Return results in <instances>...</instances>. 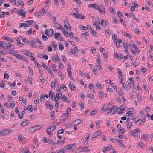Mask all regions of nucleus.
I'll return each instance as SVG.
<instances>
[{
	"mask_svg": "<svg viewBox=\"0 0 153 153\" xmlns=\"http://www.w3.org/2000/svg\"><path fill=\"white\" fill-rule=\"evenodd\" d=\"M117 110V107L115 105L114 106L111 107L110 113H112L113 114H114L116 113Z\"/></svg>",
	"mask_w": 153,
	"mask_h": 153,
	"instance_id": "nucleus-8",
	"label": "nucleus"
},
{
	"mask_svg": "<svg viewBox=\"0 0 153 153\" xmlns=\"http://www.w3.org/2000/svg\"><path fill=\"white\" fill-rule=\"evenodd\" d=\"M49 36H52L54 34V31L52 29H50L49 30Z\"/></svg>",
	"mask_w": 153,
	"mask_h": 153,
	"instance_id": "nucleus-32",
	"label": "nucleus"
},
{
	"mask_svg": "<svg viewBox=\"0 0 153 153\" xmlns=\"http://www.w3.org/2000/svg\"><path fill=\"white\" fill-rule=\"evenodd\" d=\"M14 111L19 116L20 114L19 112L18 109L17 108H15L14 109Z\"/></svg>",
	"mask_w": 153,
	"mask_h": 153,
	"instance_id": "nucleus-62",
	"label": "nucleus"
},
{
	"mask_svg": "<svg viewBox=\"0 0 153 153\" xmlns=\"http://www.w3.org/2000/svg\"><path fill=\"white\" fill-rule=\"evenodd\" d=\"M4 39L6 40L7 41L10 43H11L13 42V40L12 39L7 36L6 37L4 38Z\"/></svg>",
	"mask_w": 153,
	"mask_h": 153,
	"instance_id": "nucleus-20",
	"label": "nucleus"
},
{
	"mask_svg": "<svg viewBox=\"0 0 153 153\" xmlns=\"http://www.w3.org/2000/svg\"><path fill=\"white\" fill-rule=\"evenodd\" d=\"M25 22L27 23L28 24L32 26L34 25L35 24V22L33 20L27 21H26Z\"/></svg>",
	"mask_w": 153,
	"mask_h": 153,
	"instance_id": "nucleus-17",
	"label": "nucleus"
},
{
	"mask_svg": "<svg viewBox=\"0 0 153 153\" xmlns=\"http://www.w3.org/2000/svg\"><path fill=\"white\" fill-rule=\"evenodd\" d=\"M16 57L17 59H23V56L19 54H17Z\"/></svg>",
	"mask_w": 153,
	"mask_h": 153,
	"instance_id": "nucleus-44",
	"label": "nucleus"
},
{
	"mask_svg": "<svg viewBox=\"0 0 153 153\" xmlns=\"http://www.w3.org/2000/svg\"><path fill=\"white\" fill-rule=\"evenodd\" d=\"M40 126L38 125L36 126H34L31 128V130H34V131H36L40 129Z\"/></svg>",
	"mask_w": 153,
	"mask_h": 153,
	"instance_id": "nucleus-22",
	"label": "nucleus"
},
{
	"mask_svg": "<svg viewBox=\"0 0 153 153\" xmlns=\"http://www.w3.org/2000/svg\"><path fill=\"white\" fill-rule=\"evenodd\" d=\"M131 135L135 137H137V133L134 131H133L131 132Z\"/></svg>",
	"mask_w": 153,
	"mask_h": 153,
	"instance_id": "nucleus-28",
	"label": "nucleus"
},
{
	"mask_svg": "<svg viewBox=\"0 0 153 153\" xmlns=\"http://www.w3.org/2000/svg\"><path fill=\"white\" fill-rule=\"evenodd\" d=\"M45 96L44 94H41V96L40 97V100L41 101H42V102H44L45 101Z\"/></svg>",
	"mask_w": 153,
	"mask_h": 153,
	"instance_id": "nucleus-42",
	"label": "nucleus"
},
{
	"mask_svg": "<svg viewBox=\"0 0 153 153\" xmlns=\"http://www.w3.org/2000/svg\"><path fill=\"white\" fill-rule=\"evenodd\" d=\"M69 86L70 89L72 90H74L76 89V87L74 85H71L70 83L69 85Z\"/></svg>",
	"mask_w": 153,
	"mask_h": 153,
	"instance_id": "nucleus-21",
	"label": "nucleus"
},
{
	"mask_svg": "<svg viewBox=\"0 0 153 153\" xmlns=\"http://www.w3.org/2000/svg\"><path fill=\"white\" fill-rule=\"evenodd\" d=\"M46 69L47 70L48 73L50 74L52 77H53L54 76V75L53 73L51 71L50 68L46 67Z\"/></svg>",
	"mask_w": 153,
	"mask_h": 153,
	"instance_id": "nucleus-12",
	"label": "nucleus"
},
{
	"mask_svg": "<svg viewBox=\"0 0 153 153\" xmlns=\"http://www.w3.org/2000/svg\"><path fill=\"white\" fill-rule=\"evenodd\" d=\"M96 86L97 88H98L99 89H102L103 88L100 84H96Z\"/></svg>",
	"mask_w": 153,
	"mask_h": 153,
	"instance_id": "nucleus-46",
	"label": "nucleus"
},
{
	"mask_svg": "<svg viewBox=\"0 0 153 153\" xmlns=\"http://www.w3.org/2000/svg\"><path fill=\"white\" fill-rule=\"evenodd\" d=\"M105 33L106 34H108V35H106V36H107L108 38L110 34L111 33V32L109 30H107L105 31Z\"/></svg>",
	"mask_w": 153,
	"mask_h": 153,
	"instance_id": "nucleus-40",
	"label": "nucleus"
},
{
	"mask_svg": "<svg viewBox=\"0 0 153 153\" xmlns=\"http://www.w3.org/2000/svg\"><path fill=\"white\" fill-rule=\"evenodd\" d=\"M27 110L28 111H30L31 112H32L33 111V109L32 108V106L31 105H29L27 107Z\"/></svg>",
	"mask_w": 153,
	"mask_h": 153,
	"instance_id": "nucleus-39",
	"label": "nucleus"
},
{
	"mask_svg": "<svg viewBox=\"0 0 153 153\" xmlns=\"http://www.w3.org/2000/svg\"><path fill=\"white\" fill-rule=\"evenodd\" d=\"M54 26L56 28H59L61 30L62 28L61 25L58 23H54Z\"/></svg>",
	"mask_w": 153,
	"mask_h": 153,
	"instance_id": "nucleus-18",
	"label": "nucleus"
},
{
	"mask_svg": "<svg viewBox=\"0 0 153 153\" xmlns=\"http://www.w3.org/2000/svg\"><path fill=\"white\" fill-rule=\"evenodd\" d=\"M82 29L84 30H90L91 29V27L89 25H88L87 27L83 26L82 27Z\"/></svg>",
	"mask_w": 153,
	"mask_h": 153,
	"instance_id": "nucleus-29",
	"label": "nucleus"
},
{
	"mask_svg": "<svg viewBox=\"0 0 153 153\" xmlns=\"http://www.w3.org/2000/svg\"><path fill=\"white\" fill-rule=\"evenodd\" d=\"M128 109L132 110V111H128V112L126 113V116L128 117L129 115H130L131 116L134 115V114L133 113H131V112H134V111H135V110L131 108H129Z\"/></svg>",
	"mask_w": 153,
	"mask_h": 153,
	"instance_id": "nucleus-9",
	"label": "nucleus"
},
{
	"mask_svg": "<svg viewBox=\"0 0 153 153\" xmlns=\"http://www.w3.org/2000/svg\"><path fill=\"white\" fill-rule=\"evenodd\" d=\"M64 23L65 24L64 25V27L68 30H70L71 27L69 23L67 21H64Z\"/></svg>",
	"mask_w": 153,
	"mask_h": 153,
	"instance_id": "nucleus-4",
	"label": "nucleus"
},
{
	"mask_svg": "<svg viewBox=\"0 0 153 153\" xmlns=\"http://www.w3.org/2000/svg\"><path fill=\"white\" fill-rule=\"evenodd\" d=\"M61 36V34L58 33H56L54 35V37L55 39H57L58 38Z\"/></svg>",
	"mask_w": 153,
	"mask_h": 153,
	"instance_id": "nucleus-27",
	"label": "nucleus"
},
{
	"mask_svg": "<svg viewBox=\"0 0 153 153\" xmlns=\"http://www.w3.org/2000/svg\"><path fill=\"white\" fill-rule=\"evenodd\" d=\"M39 79V80L41 81L42 83V84H43L45 82V80L44 79V78L42 77V76H40V77Z\"/></svg>",
	"mask_w": 153,
	"mask_h": 153,
	"instance_id": "nucleus-47",
	"label": "nucleus"
},
{
	"mask_svg": "<svg viewBox=\"0 0 153 153\" xmlns=\"http://www.w3.org/2000/svg\"><path fill=\"white\" fill-rule=\"evenodd\" d=\"M90 32L91 34H92L95 37H97V33L95 31H94V30L92 29H91V30Z\"/></svg>",
	"mask_w": 153,
	"mask_h": 153,
	"instance_id": "nucleus-31",
	"label": "nucleus"
},
{
	"mask_svg": "<svg viewBox=\"0 0 153 153\" xmlns=\"http://www.w3.org/2000/svg\"><path fill=\"white\" fill-rule=\"evenodd\" d=\"M64 131V130L63 129H61L58 130L57 133L58 134H62Z\"/></svg>",
	"mask_w": 153,
	"mask_h": 153,
	"instance_id": "nucleus-45",
	"label": "nucleus"
},
{
	"mask_svg": "<svg viewBox=\"0 0 153 153\" xmlns=\"http://www.w3.org/2000/svg\"><path fill=\"white\" fill-rule=\"evenodd\" d=\"M29 122L27 121H25L22 122L20 125L21 127L25 126L29 124Z\"/></svg>",
	"mask_w": 153,
	"mask_h": 153,
	"instance_id": "nucleus-16",
	"label": "nucleus"
},
{
	"mask_svg": "<svg viewBox=\"0 0 153 153\" xmlns=\"http://www.w3.org/2000/svg\"><path fill=\"white\" fill-rule=\"evenodd\" d=\"M10 52V53L13 55L14 56H16L17 54L16 53V51H15L12 50Z\"/></svg>",
	"mask_w": 153,
	"mask_h": 153,
	"instance_id": "nucleus-49",
	"label": "nucleus"
},
{
	"mask_svg": "<svg viewBox=\"0 0 153 153\" xmlns=\"http://www.w3.org/2000/svg\"><path fill=\"white\" fill-rule=\"evenodd\" d=\"M43 141L44 143H55L53 141V140L49 139H47L46 138H44L43 139Z\"/></svg>",
	"mask_w": 153,
	"mask_h": 153,
	"instance_id": "nucleus-5",
	"label": "nucleus"
},
{
	"mask_svg": "<svg viewBox=\"0 0 153 153\" xmlns=\"http://www.w3.org/2000/svg\"><path fill=\"white\" fill-rule=\"evenodd\" d=\"M51 67L54 72H57V70H56V67L55 65H54V64H53V65L51 66Z\"/></svg>",
	"mask_w": 153,
	"mask_h": 153,
	"instance_id": "nucleus-52",
	"label": "nucleus"
},
{
	"mask_svg": "<svg viewBox=\"0 0 153 153\" xmlns=\"http://www.w3.org/2000/svg\"><path fill=\"white\" fill-rule=\"evenodd\" d=\"M101 24L102 26L105 27H106L107 25V22L106 21L103 19L102 20Z\"/></svg>",
	"mask_w": 153,
	"mask_h": 153,
	"instance_id": "nucleus-14",
	"label": "nucleus"
},
{
	"mask_svg": "<svg viewBox=\"0 0 153 153\" xmlns=\"http://www.w3.org/2000/svg\"><path fill=\"white\" fill-rule=\"evenodd\" d=\"M81 121V120L79 119L76 120L75 121V122L76 123V125H78L79 124H80Z\"/></svg>",
	"mask_w": 153,
	"mask_h": 153,
	"instance_id": "nucleus-50",
	"label": "nucleus"
},
{
	"mask_svg": "<svg viewBox=\"0 0 153 153\" xmlns=\"http://www.w3.org/2000/svg\"><path fill=\"white\" fill-rule=\"evenodd\" d=\"M76 18H80V19H85V16L82 15V14H81V16H78Z\"/></svg>",
	"mask_w": 153,
	"mask_h": 153,
	"instance_id": "nucleus-54",
	"label": "nucleus"
},
{
	"mask_svg": "<svg viewBox=\"0 0 153 153\" xmlns=\"http://www.w3.org/2000/svg\"><path fill=\"white\" fill-rule=\"evenodd\" d=\"M97 111L96 110H94L93 111H92L90 113V114L91 115H93L96 114V113H97Z\"/></svg>",
	"mask_w": 153,
	"mask_h": 153,
	"instance_id": "nucleus-51",
	"label": "nucleus"
},
{
	"mask_svg": "<svg viewBox=\"0 0 153 153\" xmlns=\"http://www.w3.org/2000/svg\"><path fill=\"white\" fill-rule=\"evenodd\" d=\"M101 134L100 132V131H97L94 133L92 136V139H91V140L93 141L94 139L96 138L98 136L100 135Z\"/></svg>",
	"mask_w": 153,
	"mask_h": 153,
	"instance_id": "nucleus-7",
	"label": "nucleus"
},
{
	"mask_svg": "<svg viewBox=\"0 0 153 153\" xmlns=\"http://www.w3.org/2000/svg\"><path fill=\"white\" fill-rule=\"evenodd\" d=\"M19 25L20 27H22L23 26H24L25 28H26L28 27V25L26 24L25 23H20L19 24ZM26 28H25V29Z\"/></svg>",
	"mask_w": 153,
	"mask_h": 153,
	"instance_id": "nucleus-25",
	"label": "nucleus"
},
{
	"mask_svg": "<svg viewBox=\"0 0 153 153\" xmlns=\"http://www.w3.org/2000/svg\"><path fill=\"white\" fill-rule=\"evenodd\" d=\"M126 108L125 105H121L119 108V109L120 111H124Z\"/></svg>",
	"mask_w": 153,
	"mask_h": 153,
	"instance_id": "nucleus-26",
	"label": "nucleus"
},
{
	"mask_svg": "<svg viewBox=\"0 0 153 153\" xmlns=\"http://www.w3.org/2000/svg\"><path fill=\"white\" fill-rule=\"evenodd\" d=\"M39 102V99H36L34 101V103L35 104H38Z\"/></svg>",
	"mask_w": 153,
	"mask_h": 153,
	"instance_id": "nucleus-64",
	"label": "nucleus"
},
{
	"mask_svg": "<svg viewBox=\"0 0 153 153\" xmlns=\"http://www.w3.org/2000/svg\"><path fill=\"white\" fill-rule=\"evenodd\" d=\"M59 49L60 50L62 51V50L64 49V46L63 45L61 44H60L59 45Z\"/></svg>",
	"mask_w": 153,
	"mask_h": 153,
	"instance_id": "nucleus-53",
	"label": "nucleus"
},
{
	"mask_svg": "<svg viewBox=\"0 0 153 153\" xmlns=\"http://www.w3.org/2000/svg\"><path fill=\"white\" fill-rule=\"evenodd\" d=\"M53 44L52 45V46L53 48H56V47L57 46V45L54 42H53L52 43Z\"/></svg>",
	"mask_w": 153,
	"mask_h": 153,
	"instance_id": "nucleus-58",
	"label": "nucleus"
},
{
	"mask_svg": "<svg viewBox=\"0 0 153 153\" xmlns=\"http://www.w3.org/2000/svg\"><path fill=\"white\" fill-rule=\"evenodd\" d=\"M56 129V126L51 125L47 129L46 131L48 134L50 136L51 135L52 132L54 131Z\"/></svg>",
	"mask_w": 153,
	"mask_h": 153,
	"instance_id": "nucleus-2",
	"label": "nucleus"
},
{
	"mask_svg": "<svg viewBox=\"0 0 153 153\" xmlns=\"http://www.w3.org/2000/svg\"><path fill=\"white\" fill-rule=\"evenodd\" d=\"M65 140V138H64L63 140H58L57 141L56 143H65L64 141Z\"/></svg>",
	"mask_w": 153,
	"mask_h": 153,
	"instance_id": "nucleus-41",
	"label": "nucleus"
},
{
	"mask_svg": "<svg viewBox=\"0 0 153 153\" xmlns=\"http://www.w3.org/2000/svg\"><path fill=\"white\" fill-rule=\"evenodd\" d=\"M112 148V146L111 147H104V148L105 150H106L107 151H109L111 150V148Z\"/></svg>",
	"mask_w": 153,
	"mask_h": 153,
	"instance_id": "nucleus-57",
	"label": "nucleus"
},
{
	"mask_svg": "<svg viewBox=\"0 0 153 153\" xmlns=\"http://www.w3.org/2000/svg\"><path fill=\"white\" fill-rule=\"evenodd\" d=\"M16 40L17 42V45L19 46L22 47V46L20 45V40L18 38H16Z\"/></svg>",
	"mask_w": 153,
	"mask_h": 153,
	"instance_id": "nucleus-34",
	"label": "nucleus"
},
{
	"mask_svg": "<svg viewBox=\"0 0 153 153\" xmlns=\"http://www.w3.org/2000/svg\"><path fill=\"white\" fill-rule=\"evenodd\" d=\"M32 41L33 43H36L39 42V44H42V43L40 41L39 39V38L34 39L32 40Z\"/></svg>",
	"mask_w": 153,
	"mask_h": 153,
	"instance_id": "nucleus-15",
	"label": "nucleus"
},
{
	"mask_svg": "<svg viewBox=\"0 0 153 153\" xmlns=\"http://www.w3.org/2000/svg\"><path fill=\"white\" fill-rule=\"evenodd\" d=\"M75 144H69L63 149L60 150L57 153H64L67 149H70L72 150L75 149Z\"/></svg>",
	"mask_w": 153,
	"mask_h": 153,
	"instance_id": "nucleus-1",
	"label": "nucleus"
},
{
	"mask_svg": "<svg viewBox=\"0 0 153 153\" xmlns=\"http://www.w3.org/2000/svg\"><path fill=\"white\" fill-rule=\"evenodd\" d=\"M79 104L81 107V110H83L84 108V104L82 103V102H79Z\"/></svg>",
	"mask_w": 153,
	"mask_h": 153,
	"instance_id": "nucleus-33",
	"label": "nucleus"
},
{
	"mask_svg": "<svg viewBox=\"0 0 153 153\" xmlns=\"http://www.w3.org/2000/svg\"><path fill=\"white\" fill-rule=\"evenodd\" d=\"M2 131L3 133V135H4L8 134L12 132V130L10 129H7L3 131Z\"/></svg>",
	"mask_w": 153,
	"mask_h": 153,
	"instance_id": "nucleus-6",
	"label": "nucleus"
},
{
	"mask_svg": "<svg viewBox=\"0 0 153 153\" xmlns=\"http://www.w3.org/2000/svg\"><path fill=\"white\" fill-rule=\"evenodd\" d=\"M25 54L26 55L29 57L32 56V55H34V54L32 53L31 52H30L28 51H26V52H25Z\"/></svg>",
	"mask_w": 153,
	"mask_h": 153,
	"instance_id": "nucleus-24",
	"label": "nucleus"
},
{
	"mask_svg": "<svg viewBox=\"0 0 153 153\" xmlns=\"http://www.w3.org/2000/svg\"><path fill=\"white\" fill-rule=\"evenodd\" d=\"M18 14L20 16H22V17L23 18L25 16L26 13L25 12L23 13V10H22Z\"/></svg>",
	"mask_w": 153,
	"mask_h": 153,
	"instance_id": "nucleus-36",
	"label": "nucleus"
},
{
	"mask_svg": "<svg viewBox=\"0 0 153 153\" xmlns=\"http://www.w3.org/2000/svg\"><path fill=\"white\" fill-rule=\"evenodd\" d=\"M89 35V33L88 32H86L85 33H82L81 34L80 36L82 37H84L85 36H88Z\"/></svg>",
	"mask_w": 153,
	"mask_h": 153,
	"instance_id": "nucleus-38",
	"label": "nucleus"
},
{
	"mask_svg": "<svg viewBox=\"0 0 153 153\" xmlns=\"http://www.w3.org/2000/svg\"><path fill=\"white\" fill-rule=\"evenodd\" d=\"M62 100L64 101L65 102L69 103V100L67 99V97H66L65 95H63L62 98Z\"/></svg>",
	"mask_w": 153,
	"mask_h": 153,
	"instance_id": "nucleus-19",
	"label": "nucleus"
},
{
	"mask_svg": "<svg viewBox=\"0 0 153 153\" xmlns=\"http://www.w3.org/2000/svg\"><path fill=\"white\" fill-rule=\"evenodd\" d=\"M81 150L82 152H85L90 151V149L87 147H82L81 148Z\"/></svg>",
	"mask_w": 153,
	"mask_h": 153,
	"instance_id": "nucleus-23",
	"label": "nucleus"
},
{
	"mask_svg": "<svg viewBox=\"0 0 153 153\" xmlns=\"http://www.w3.org/2000/svg\"><path fill=\"white\" fill-rule=\"evenodd\" d=\"M108 108H109L108 105H104L102 108L101 109V111L102 112H103L104 111H105L106 110H107Z\"/></svg>",
	"mask_w": 153,
	"mask_h": 153,
	"instance_id": "nucleus-13",
	"label": "nucleus"
},
{
	"mask_svg": "<svg viewBox=\"0 0 153 153\" xmlns=\"http://www.w3.org/2000/svg\"><path fill=\"white\" fill-rule=\"evenodd\" d=\"M125 129L124 128L121 129H119L118 132L119 134H123L125 131Z\"/></svg>",
	"mask_w": 153,
	"mask_h": 153,
	"instance_id": "nucleus-30",
	"label": "nucleus"
},
{
	"mask_svg": "<svg viewBox=\"0 0 153 153\" xmlns=\"http://www.w3.org/2000/svg\"><path fill=\"white\" fill-rule=\"evenodd\" d=\"M62 96V94L61 93L59 92L56 94V97L57 98V99H60L61 98V96Z\"/></svg>",
	"mask_w": 153,
	"mask_h": 153,
	"instance_id": "nucleus-35",
	"label": "nucleus"
},
{
	"mask_svg": "<svg viewBox=\"0 0 153 153\" xmlns=\"http://www.w3.org/2000/svg\"><path fill=\"white\" fill-rule=\"evenodd\" d=\"M8 45L9 46V48L10 51H11L12 49H14V48L13 45L10 44L8 43Z\"/></svg>",
	"mask_w": 153,
	"mask_h": 153,
	"instance_id": "nucleus-37",
	"label": "nucleus"
},
{
	"mask_svg": "<svg viewBox=\"0 0 153 153\" xmlns=\"http://www.w3.org/2000/svg\"><path fill=\"white\" fill-rule=\"evenodd\" d=\"M61 30H62V33L65 37H68L69 36V33L64 28H62L61 29Z\"/></svg>",
	"mask_w": 153,
	"mask_h": 153,
	"instance_id": "nucleus-10",
	"label": "nucleus"
},
{
	"mask_svg": "<svg viewBox=\"0 0 153 153\" xmlns=\"http://www.w3.org/2000/svg\"><path fill=\"white\" fill-rule=\"evenodd\" d=\"M98 10L99 11V12L100 13H102L103 14L105 13V9L104 8V10H101L100 9V8Z\"/></svg>",
	"mask_w": 153,
	"mask_h": 153,
	"instance_id": "nucleus-60",
	"label": "nucleus"
},
{
	"mask_svg": "<svg viewBox=\"0 0 153 153\" xmlns=\"http://www.w3.org/2000/svg\"><path fill=\"white\" fill-rule=\"evenodd\" d=\"M88 96L91 99H94V96L92 94H89L88 95Z\"/></svg>",
	"mask_w": 153,
	"mask_h": 153,
	"instance_id": "nucleus-61",
	"label": "nucleus"
},
{
	"mask_svg": "<svg viewBox=\"0 0 153 153\" xmlns=\"http://www.w3.org/2000/svg\"><path fill=\"white\" fill-rule=\"evenodd\" d=\"M149 134H143L142 136L141 137V139L142 140H143L144 139V138H145V140H148L149 139Z\"/></svg>",
	"mask_w": 153,
	"mask_h": 153,
	"instance_id": "nucleus-11",
	"label": "nucleus"
},
{
	"mask_svg": "<svg viewBox=\"0 0 153 153\" xmlns=\"http://www.w3.org/2000/svg\"><path fill=\"white\" fill-rule=\"evenodd\" d=\"M4 77L5 79H7L9 78V77L7 73H5L4 74Z\"/></svg>",
	"mask_w": 153,
	"mask_h": 153,
	"instance_id": "nucleus-63",
	"label": "nucleus"
},
{
	"mask_svg": "<svg viewBox=\"0 0 153 153\" xmlns=\"http://www.w3.org/2000/svg\"><path fill=\"white\" fill-rule=\"evenodd\" d=\"M117 36L116 34H114L112 36V39L114 41V44H115L116 46H117V47H120V46H119V44H117Z\"/></svg>",
	"mask_w": 153,
	"mask_h": 153,
	"instance_id": "nucleus-3",
	"label": "nucleus"
},
{
	"mask_svg": "<svg viewBox=\"0 0 153 153\" xmlns=\"http://www.w3.org/2000/svg\"><path fill=\"white\" fill-rule=\"evenodd\" d=\"M122 45L126 49L127 48L128 46L127 45V43L126 42H123V43Z\"/></svg>",
	"mask_w": 153,
	"mask_h": 153,
	"instance_id": "nucleus-56",
	"label": "nucleus"
},
{
	"mask_svg": "<svg viewBox=\"0 0 153 153\" xmlns=\"http://www.w3.org/2000/svg\"><path fill=\"white\" fill-rule=\"evenodd\" d=\"M72 15L75 18H77V16L79 15V16H81V14H78V13H71Z\"/></svg>",
	"mask_w": 153,
	"mask_h": 153,
	"instance_id": "nucleus-43",
	"label": "nucleus"
},
{
	"mask_svg": "<svg viewBox=\"0 0 153 153\" xmlns=\"http://www.w3.org/2000/svg\"><path fill=\"white\" fill-rule=\"evenodd\" d=\"M118 17L119 18H120L122 16V13L120 11H118L117 12Z\"/></svg>",
	"mask_w": 153,
	"mask_h": 153,
	"instance_id": "nucleus-59",
	"label": "nucleus"
},
{
	"mask_svg": "<svg viewBox=\"0 0 153 153\" xmlns=\"http://www.w3.org/2000/svg\"><path fill=\"white\" fill-rule=\"evenodd\" d=\"M132 125V122H130L127 125V127L128 129L131 128V126Z\"/></svg>",
	"mask_w": 153,
	"mask_h": 153,
	"instance_id": "nucleus-55",
	"label": "nucleus"
},
{
	"mask_svg": "<svg viewBox=\"0 0 153 153\" xmlns=\"http://www.w3.org/2000/svg\"><path fill=\"white\" fill-rule=\"evenodd\" d=\"M25 113V112L24 111H23L22 112V113H21V115H20L19 114V118L21 119H22L23 118V115H24V114Z\"/></svg>",
	"mask_w": 153,
	"mask_h": 153,
	"instance_id": "nucleus-48",
	"label": "nucleus"
}]
</instances>
